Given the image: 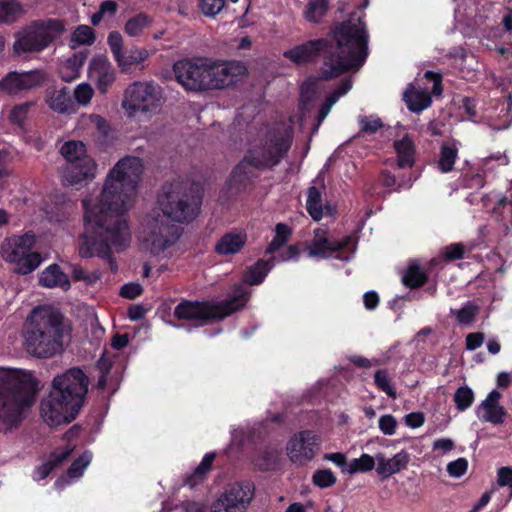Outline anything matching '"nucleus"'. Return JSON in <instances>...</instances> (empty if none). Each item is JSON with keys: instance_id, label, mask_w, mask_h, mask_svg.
Instances as JSON below:
<instances>
[{"instance_id": "f257e3e1", "label": "nucleus", "mask_w": 512, "mask_h": 512, "mask_svg": "<svg viewBox=\"0 0 512 512\" xmlns=\"http://www.w3.org/2000/svg\"><path fill=\"white\" fill-rule=\"evenodd\" d=\"M142 172L140 158H123L107 175L99 196L82 201L85 233L79 246L81 257H107L112 250L119 252L129 246L127 212L133 205Z\"/></svg>"}, {"instance_id": "f03ea898", "label": "nucleus", "mask_w": 512, "mask_h": 512, "mask_svg": "<svg viewBox=\"0 0 512 512\" xmlns=\"http://www.w3.org/2000/svg\"><path fill=\"white\" fill-rule=\"evenodd\" d=\"M368 55V32L356 13L333 31L332 38L308 40L283 52V56L296 65L323 60L320 77L336 78L351 70L357 71Z\"/></svg>"}, {"instance_id": "7ed1b4c3", "label": "nucleus", "mask_w": 512, "mask_h": 512, "mask_svg": "<svg viewBox=\"0 0 512 512\" xmlns=\"http://www.w3.org/2000/svg\"><path fill=\"white\" fill-rule=\"evenodd\" d=\"M89 379L80 368L54 377L51 390L40 404L41 417L49 426L72 422L84 405Z\"/></svg>"}, {"instance_id": "20e7f679", "label": "nucleus", "mask_w": 512, "mask_h": 512, "mask_svg": "<svg viewBox=\"0 0 512 512\" xmlns=\"http://www.w3.org/2000/svg\"><path fill=\"white\" fill-rule=\"evenodd\" d=\"M37 390V381L31 372L0 369V432H8L20 425Z\"/></svg>"}, {"instance_id": "39448f33", "label": "nucleus", "mask_w": 512, "mask_h": 512, "mask_svg": "<svg viewBox=\"0 0 512 512\" xmlns=\"http://www.w3.org/2000/svg\"><path fill=\"white\" fill-rule=\"evenodd\" d=\"M65 325L61 312L51 306L34 308L26 319L24 345L37 358H51L63 351Z\"/></svg>"}, {"instance_id": "423d86ee", "label": "nucleus", "mask_w": 512, "mask_h": 512, "mask_svg": "<svg viewBox=\"0 0 512 512\" xmlns=\"http://www.w3.org/2000/svg\"><path fill=\"white\" fill-rule=\"evenodd\" d=\"M291 147L290 137L279 130H270L250 143L243 160L233 169L230 184L241 186L252 176L250 167L264 170L280 163Z\"/></svg>"}, {"instance_id": "0eeeda50", "label": "nucleus", "mask_w": 512, "mask_h": 512, "mask_svg": "<svg viewBox=\"0 0 512 512\" xmlns=\"http://www.w3.org/2000/svg\"><path fill=\"white\" fill-rule=\"evenodd\" d=\"M201 199L198 188L189 181H175L163 187L158 198L160 213L177 223L188 222L198 213Z\"/></svg>"}, {"instance_id": "6e6552de", "label": "nucleus", "mask_w": 512, "mask_h": 512, "mask_svg": "<svg viewBox=\"0 0 512 512\" xmlns=\"http://www.w3.org/2000/svg\"><path fill=\"white\" fill-rule=\"evenodd\" d=\"M248 292L239 286L228 299L214 305L209 302L183 301L174 310L178 319L195 321L204 325L211 320H221L245 306Z\"/></svg>"}, {"instance_id": "1a4fd4ad", "label": "nucleus", "mask_w": 512, "mask_h": 512, "mask_svg": "<svg viewBox=\"0 0 512 512\" xmlns=\"http://www.w3.org/2000/svg\"><path fill=\"white\" fill-rule=\"evenodd\" d=\"M181 233L182 229L177 222L155 210L146 217L139 232V239L146 250L158 255L173 246Z\"/></svg>"}, {"instance_id": "9d476101", "label": "nucleus", "mask_w": 512, "mask_h": 512, "mask_svg": "<svg viewBox=\"0 0 512 512\" xmlns=\"http://www.w3.org/2000/svg\"><path fill=\"white\" fill-rule=\"evenodd\" d=\"M66 31L59 19H42L31 22L16 35L15 53H36L48 48Z\"/></svg>"}, {"instance_id": "9b49d317", "label": "nucleus", "mask_w": 512, "mask_h": 512, "mask_svg": "<svg viewBox=\"0 0 512 512\" xmlns=\"http://www.w3.org/2000/svg\"><path fill=\"white\" fill-rule=\"evenodd\" d=\"M164 101L163 90L158 84L136 81L126 88L122 108L130 118L139 114L152 115L161 109Z\"/></svg>"}, {"instance_id": "f8f14e48", "label": "nucleus", "mask_w": 512, "mask_h": 512, "mask_svg": "<svg viewBox=\"0 0 512 512\" xmlns=\"http://www.w3.org/2000/svg\"><path fill=\"white\" fill-rule=\"evenodd\" d=\"M60 152L67 160V165L63 171V181L65 183L75 185L92 180L95 177L97 165L86 154V147L83 142L68 141L62 145Z\"/></svg>"}, {"instance_id": "ddd939ff", "label": "nucleus", "mask_w": 512, "mask_h": 512, "mask_svg": "<svg viewBox=\"0 0 512 512\" xmlns=\"http://www.w3.org/2000/svg\"><path fill=\"white\" fill-rule=\"evenodd\" d=\"M34 242V235L29 233L7 238L1 245V256L7 262L17 263V273L29 274L42 262L39 253L31 252Z\"/></svg>"}, {"instance_id": "4468645a", "label": "nucleus", "mask_w": 512, "mask_h": 512, "mask_svg": "<svg viewBox=\"0 0 512 512\" xmlns=\"http://www.w3.org/2000/svg\"><path fill=\"white\" fill-rule=\"evenodd\" d=\"M177 82L187 91H210V60L184 59L173 65Z\"/></svg>"}, {"instance_id": "2eb2a0df", "label": "nucleus", "mask_w": 512, "mask_h": 512, "mask_svg": "<svg viewBox=\"0 0 512 512\" xmlns=\"http://www.w3.org/2000/svg\"><path fill=\"white\" fill-rule=\"evenodd\" d=\"M48 80L43 69L10 71L0 80V97L17 96L42 87Z\"/></svg>"}, {"instance_id": "dca6fc26", "label": "nucleus", "mask_w": 512, "mask_h": 512, "mask_svg": "<svg viewBox=\"0 0 512 512\" xmlns=\"http://www.w3.org/2000/svg\"><path fill=\"white\" fill-rule=\"evenodd\" d=\"M247 73L240 61L217 62L210 60V90H222L234 86Z\"/></svg>"}, {"instance_id": "f3484780", "label": "nucleus", "mask_w": 512, "mask_h": 512, "mask_svg": "<svg viewBox=\"0 0 512 512\" xmlns=\"http://www.w3.org/2000/svg\"><path fill=\"white\" fill-rule=\"evenodd\" d=\"M319 436L311 430H304L294 434L286 445L289 459L298 465H305L316 455L319 446Z\"/></svg>"}, {"instance_id": "a211bd4d", "label": "nucleus", "mask_w": 512, "mask_h": 512, "mask_svg": "<svg viewBox=\"0 0 512 512\" xmlns=\"http://www.w3.org/2000/svg\"><path fill=\"white\" fill-rule=\"evenodd\" d=\"M89 77L98 91L105 94L115 81V70L106 56H95L89 64Z\"/></svg>"}, {"instance_id": "6ab92c4d", "label": "nucleus", "mask_w": 512, "mask_h": 512, "mask_svg": "<svg viewBox=\"0 0 512 512\" xmlns=\"http://www.w3.org/2000/svg\"><path fill=\"white\" fill-rule=\"evenodd\" d=\"M350 240V237H345L341 241L331 240L326 236V232L323 229H316L314 231V238L308 247L309 256L330 257L334 252L346 247Z\"/></svg>"}, {"instance_id": "aec40b11", "label": "nucleus", "mask_w": 512, "mask_h": 512, "mask_svg": "<svg viewBox=\"0 0 512 512\" xmlns=\"http://www.w3.org/2000/svg\"><path fill=\"white\" fill-rule=\"evenodd\" d=\"M376 471L382 479H386L393 474L406 468L409 462V455L405 451H400L392 458H386L382 453L376 454Z\"/></svg>"}, {"instance_id": "412c9836", "label": "nucleus", "mask_w": 512, "mask_h": 512, "mask_svg": "<svg viewBox=\"0 0 512 512\" xmlns=\"http://www.w3.org/2000/svg\"><path fill=\"white\" fill-rule=\"evenodd\" d=\"M501 394L493 390L491 391L486 399L480 404L479 411H482L480 418L486 422L492 424H502L506 416L504 408L499 404Z\"/></svg>"}, {"instance_id": "4be33fe9", "label": "nucleus", "mask_w": 512, "mask_h": 512, "mask_svg": "<svg viewBox=\"0 0 512 512\" xmlns=\"http://www.w3.org/2000/svg\"><path fill=\"white\" fill-rule=\"evenodd\" d=\"M40 286L45 288H61L68 290L70 288V281L66 273H64L59 265L51 264L45 268L38 279Z\"/></svg>"}, {"instance_id": "5701e85b", "label": "nucleus", "mask_w": 512, "mask_h": 512, "mask_svg": "<svg viewBox=\"0 0 512 512\" xmlns=\"http://www.w3.org/2000/svg\"><path fill=\"white\" fill-rule=\"evenodd\" d=\"M46 103L51 110L59 114H68L75 110L67 88L48 90Z\"/></svg>"}, {"instance_id": "b1692460", "label": "nucleus", "mask_w": 512, "mask_h": 512, "mask_svg": "<svg viewBox=\"0 0 512 512\" xmlns=\"http://www.w3.org/2000/svg\"><path fill=\"white\" fill-rule=\"evenodd\" d=\"M246 241L247 235L245 233H227L219 239L215 245V251L223 256L233 255L244 247Z\"/></svg>"}, {"instance_id": "393cba45", "label": "nucleus", "mask_w": 512, "mask_h": 512, "mask_svg": "<svg viewBox=\"0 0 512 512\" xmlns=\"http://www.w3.org/2000/svg\"><path fill=\"white\" fill-rule=\"evenodd\" d=\"M86 58L87 53L81 51L62 61L59 67V74L62 80L71 82L78 78Z\"/></svg>"}, {"instance_id": "a878e982", "label": "nucleus", "mask_w": 512, "mask_h": 512, "mask_svg": "<svg viewBox=\"0 0 512 512\" xmlns=\"http://www.w3.org/2000/svg\"><path fill=\"white\" fill-rule=\"evenodd\" d=\"M221 496L240 509L251 501L253 488L249 483H236L231 485Z\"/></svg>"}, {"instance_id": "bb28decb", "label": "nucleus", "mask_w": 512, "mask_h": 512, "mask_svg": "<svg viewBox=\"0 0 512 512\" xmlns=\"http://www.w3.org/2000/svg\"><path fill=\"white\" fill-rule=\"evenodd\" d=\"M403 99L408 109L416 113L429 107L432 102L427 90H416L412 85L405 90Z\"/></svg>"}, {"instance_id": "cd10ccee", "label": "nucleus", "mask_w": 512, "mask_h": 512, "mask_svg": "<svg viewBox=\"0 0 512 512\" xmlns=\"http://www.w3.org/2000/svg\"><path fill=\"white\" fill-rule=\"evenodd\" d=\"M325 189L324 185L320 187L311 186L308 188L306 208L310 216L315 220L319 221L324 216L322 191Z\"/></svg>"}, {"instance_id": "c85d7f7f", "label": "nucleus", "mask_w": 512, "mask_h": 512, "mask_svg": "<svg viewBox=\"0 0 512 512\" xmlns=\"http://www.w3.org/2000/svg\"><path fill=\"white\" fill-rule=\"evenodd\" d=\"M398 158V167H412L414 164L415 147L408 135L394 143Z\"/></svg>"}, {"instance_id": "c756f323", "label": "nucleus", "mask_w": 512, "mask_h": 512, "mask_svg": "<svg viewBox=\"0 0 512 512\" xmlns=\"http://www.w3.org/2000/svg\"><path fill=\"white\" fill-rule=\"evenodd\" d=\"M149 57L148 50L144 48H131L123 52L116 60L122 72H130L134 65H139Z\"/></svg>"}, {"instance_id": "7c9ffc66", "label": "nucleus", "mask_w": 512, "mask_h": 512, "mask_svg": "<svg viewBox=\"0 0 512 512\" xmlns=\"http://www.w3.org/2000/svg\"><path fill=\"white\" fill-rule=\"evenodd\" d=\"M351 87H352L351 80L345 79L340 84V86L326 98L325 102L323 103V105L321 106V108L319 110V115H318L319 123L322 122L327 117V115L330 113L333 105L339 100V98L341 96L345 95L351 89Z\"/></svg>"}, {"instance_id": "2f4dec72", "label": "nucleus", "mask_w": 512, "mask_h": 512, "mask_svg": "<svg viewBox=\"0 0 512 512\" xmlns=\"http://www.w3.org/2000/svg\"><path fill=\"white\" fill-rule=\"evenodd\" d=\"M23 14V6L18 1L0 0V24L13 23Z\"/></svg>"}, {"instance_id": "473e14b6", "label": "nucleus", "mask_w": 512, "mask_h": 512, "mask_svg": "<svg viewBox=\"0 0 512 512\" xmlns=\"http://www.w3.org/2000/svg\"><path fill=\"white\" fill-rule=\"evenodd\" d=\"M273 258L269 261L259 260L255 265L250 267L245 274V282L249 285H258L263 282L264 278L273 266Z\"/></svg>"}, {"instance_id": "72a5a7b5", "label": "nucleus", "mask_w": 512, "mask_h": 512, "mask_svg": "<svg viewBox=\"0 0 512 512\" xmlns=\"http://www.w3.org/2000/svg\"><path fill=\"white\" fill-rule=\"evenodd\" d=\"M151 23L152 20L148 15L140 13L128 19V21L125 24L124 30L126 34H128L129 36L137 37L140 36L144 32V30L151 25Z\"/></svg>"}, {"instance_id": "f704fd0d", "label": "nucleus", "mask_w": 512, "mask_h": 512, "mask_svg": "<svg viewBox=\"0 0 512 512\" xmlns=\"http://www.w3.org/2000/svg\"><path fill=\"white\" fill-rule=\"evenodd\" d=\"M214 460V454H206L201 463L196 467L194 472L187 477L186 484L190 487H194L197 484L201 483L205 477L207 476L208 472L210 471L212 467V463Z\"/></svg>"}, {"instance_id": "c9c22d12", "label": "nucleus", "mask_w": 512, "mask_h": 512, "mask_svg": "<svg viewBox=\"0 0 512 512\" xmlns=\"http://www.w3.org/2000/svg\"><path fill=\"white\" fill-rule=\"evenodd\" d=\"M95 41L94 30L88 25L78 26L71 35L70 47L75 49L80 45H91Z\"/></svg>"}, {"instance_id": "e433bc0d", "label": "nucleus", "mask_w": 512, "mask_h": 512, "mask_svg": "<svg viewBox=\"0 0 512 512\" xmlns=\"http://www.w3.org/2000/svg\"><path fill=\"white\" fill-rule=\"evenodd\" d=\"M292 235V230L284 223H278L275 227V236L268 245L266 253L272 254L282 248Z\"/></svg>"}, {"instance_id": "4c0bfd02", "label": "nucleus", "mask_w": 512, "mask_h": 512, "mask_svg": "<svg viewBox=\"0 0 512 512\" xmlns=\"http://www.w3.org/2000/svg\"><path fill=\"white\" fill-rule=\"evenodd\" d=\"M327 9V0H309L304 10V17L309 22L317 23L326 14Z\"/></svg>"}, {"instance_id": "58836bf2", "label": "nucleus", "mask_w": 512, "mask_h": 512, "mask_svg": "<svg viewBox=\"0 0 512 512\" xmlns=\"http://www.w3.org/2000/svg\"><path fill=\"white\" fill-rule=\"evenodd\" d=\"M376 456L372 457L369 454H362L359 458L351 460L346 468L347 474H355L358 472H368L375 467Z\"/></svg>"}, {"instance_id": "ea45409f", "label": "nucleus", "mask_w": 512, "mask_h": 512, "mask_svg": "<svg viewBox=\"0 0 512 512\" xmlns=\"http://www.w3.org/2000/svg\"><path fill=\"white\" fill-rule=\"evenodd\" d=\"M427 278L425 273L418 266H410L405 272L402 282L409 288H418L425 284Z\"/></svg>"}, {"instance_id": "a19ab883", "label": "nucleus", "mask_w": 512, "mask_h": 512, "mask_svg": "<svg viewBox=\"0 0 512 512\" xmlns=\"http://www.w3.org/2000/svg\"><path fill=\"white\" fill-rule=\"evenodd\" d=\"M479 312V307L472 302H467L461 309H451V313L456 316L460 324L469 325L475 321Z\"/></svg>"}, {"instance_id": "79ce46f5", "label": "nucleus", "mask_w": 512, "mask_h": 512, "mask_svg": "<svg viewBox=\"0 0 512 512\" xmlns=\"http://www.w3.org/2000/svg\"><path fill=\"white\" fill-rule=\"evenodd\" d=\"M474 401V393L468 386L459 387L454 394V402L459 411L468 409Z\"/></svg>"}, {"instance_id": "37998d69", "label": "nucleus", "mask_w": 512, "mask_h": 512, "mask_svg": "<svg viewBox=\"0 0 512 512\" xmlns=\"http://www.w3.org/2000/svg\"><path fill=\"white\" fill-rule=\"evenodd\" d=\"M457 158V148L452 146H443L438 162L439 168L443 173L450 172L453 169Z\"/></svg>"}, {"instance_id": "c03bdc74", "label": "nucleus", "mask_w": 512, "mask_h": 512, "mask_svg": "<svg viewBox=\"0 0 512 512\" xmlns=\"http://www.w3.org/2000/svg\"><path fill=\"white\" fill-rule=\"evenodd\" d=\"M91 460V452H84L79 458H77L71 464V466L68 469V476L72 479L81 477L86 467L90 464Z\"/></svg>"}, {"instance_id": "a18cd8bd", "label": "nucleus", "mask_w": 512, "mask_h": 512, "mask_svg": "<svg viewBox=\"0 0 512 512\" xmlns=\"http://www.w3.org/2000/svg\"><path fill=\"white\" fill-rule=\"evenodd\" d=\"M313 484L321 489L333 486L337 478L334 473L329 469H321L315 471L312 477Z\"/></svg>"}, {"instance_id": "49530a36", "label": "nucleus", "mask_w": 512, "mask_h": 512, "mask_svg": "<svg viewBox=\"0 0 512 512\" xmlns=\"http://www.w3.org/2000/svg\"><path fill=\"white\" fill-rule=\"evenodd\" d=\"M34 105L35 102L33 101H27L15 105L10 111V120L15 124L22 125L25 122L29 111L32 107H34Z\"/></svg>"}, {"instance_id": "de8ad7c7", "label": "nucleus", "mask_w": 512, "mask_h": 512, "mask_svg": "<svg viewBox=\"0 0 512 512\" xmlns=\"http://www.w3.org/2000/svg\"><path fill=\"white\" fill-rule=\"evenodd\" d=\"M358 122L360 132L366 134H374L383 126L381 119L377 116L361 115L358 117Z\"/></svg>"}, {"instance_id": "09e8293b", "label": "nucleus", "mask_w": 512, "mask_h": 512, "mask_svg": "<svg viewBox=\"0 0 512 512\" xmlns=\"http://www.w3.org/2000/svg\"><path fill=\"white\" fill-rule=\"evenodd\" d=\"M94 90L89 83H81L74 89V98L80 105L86 106L90 103Z\"/></svg>"}, {"instance_id": "8fccbe9b", "label": "nucleus", "mask_w": 512, "mask_h": 512, "mask_svg": "<svg viewBox=\"0 0 512 512\" xmlns=\"http://www.w3.org/2000/svg\"><path fill=\"white\" fill-rule=\"evenodd\" d=\"M375 383L377 387L385 392L389 397L396 398V391L391 384L390 378L385 370H378L375 373Z\"/></svg>"}, {"instance_id": "3c124183", "label": "nucleus", "mask_w": 512, "mask_h": 512, "mask_svg": "<svg viewBox=\"0 0 512 512\" xmlns=\"http://www.w3.org/2000/svg\"><path fill=\"white\" fill-rule=\"evenodd\" d=\"M226 0H200V9L205 16L214 17L225 6Z\"/></svg>"}, {"instance_id": "603ef678", "label": "nucleus", "mask_w": 512, "mask_h": 512, "mask_svg": "<svg viewBox=\"0 0 512 512\" xmlns=\"http://www.w3.org/2000/svg\"><path fill=\"white\" fill-rule=\"evenodd\" d=\"M468 469V461L465 458H458L448 463L447 472L451 477L459 478L463 476Z\"/></svg>"}, {"instance_id": "864d4df0", "label": "nucleus", "mask_w": 512, "mask_h": 512, "mask_svg": "<svg viewBox=\"0 0 512 512\" xmlns=\"http://www.w3.org/2000/svg\"><path fill=\"white\" fill-rule=\"evenodd\" d=\"M75 446L74 445H71V444H67L65 447L61 448V449H57L55 450L50 458H49V462L54 466V467H57L59 466L60 464H62L68 457L69 455L73 452Z\"/></svg>"}, {"instance_id": "5fc2aeb1", "label": "nucleus", "mask_w": 512, "mask_h": 512, "mask_svg": "<svg viewBox=\"0 0 512 512\" xmlns=\"http://www.w3.org/2000/svg\"><path fill=\"white\" fill-rule=\"evenodd\" d=\"M443 254L448 261L463 259L465 247L462 243H453L444 248Z\"/></svg>"}, {"instance_id": "6e6d98bb", "label": "nucleus", "mask_w": 512, "mask_h": 512, "mask_svg": "<svg viewBox=\"0 0 512 512\" xmlns=\"http://www.w3.org/2000/svg\"><path fill=\"white\" fill-rule=\"evenodd\" d=\"M397 421L392 415H383L379 419V429L385 435H394L396 432Z\"/></svg>"}, {"instance_id": "4d7b16f0", "label": "nucleus", "mask_w": 512, "mask_h": 512, "mask_svg": "<svg viewBox=\"0 0 512 512\" xmlns=\"http://www.w3.org/2000/svg\"><path fill=\"white\" fill-rule=\"evenodd\" d=\"M108 44L115 60L123 53V39L119 32H111L108 36Z\"/></svg>"}, {"instance_id": "13d9d810", "label": "nucleus", "mask_w": 512, "mask_h": 512, "mask_svg": "<svg viewBox=\"0 0 512 512\" xmlns=\"http://www.w3.org/2000/svg\"><path fill=\"white\" fill-rule=\"evenodd\" d=\"M142 291L143 288L139 283L131 282L121 287L120 295L127 299H134L137 296L141 295Z\"/></svg>"}, {"instance_id": "bf43d9fd", "label": "nucleus", "mask_w": 512, "mask_h": 512, "mask_svg": "<svg viewBox=\"0 0 512 512\" xmlns=\"http://www.w3.org/2000/svg\"><path fill=\"white\" fill-rule=\"evenodd\" d=\"M238 510L235 505L223 496H220L211 507V512H238Z\"/></svg>"}, {"instance_id": "052dcab7", "label": "nucleus", "mask_w": 512, "mask_h": 512, "mask_svg": "<svg viewBox=\"0 0 512 512\" xmlns=\"http://www.w3.org/2000/svg\"><path fill=\"white\" fill-rule=\"evenodd\" d=\"M497 483L499 486H510L512 488V468L501 467L497 472Z\"/></svg>"}, {"instance_id": "680f3d73", "label": "nucleus", "mask_w": 512, "mask_h": 512, "mask_svg": "<svg viewBox=\"0 0 512 512\" xmlns=\"http://www.w3.org/2000/svg\"><path fill=\"white\" fill-rule=\"evenodd\" d=\"M325 460L331 461L342 469L343 473H346V468L348 467L349 462L346 460V456L343 453H329L323 456Z\"/></svg>"}, {"instance_id": "e2e57ef3", "label": "nucleus", "mask_w": 512, "mask_h": 512, "mask_svg": "<svg viewBox=\"0 0 512 512\" xmlns=\"http://www.w3.org/2000/svg\"><path fill=\"white\" fill-rule=\"evenodd\" d=\"M176 508L179 512H205V505L195 501H184Z\"/></svg>"}, {"instance_id": "0e129e2a", "label": "nucleus", "mask_w": 512, "mask_h": 512, "mask_svg": "<svg viewBox=\"0 0 512 512\" xmlns=\"http://www.w3.org/2000/svg\"><path fill=\"white\" fill-rule=\"evenodd\" d=\"M484 342L483 333H470L466 336V348L468 350H475L479 348Z\"/></svg>"}, {"instance_id": "69168bd1", "label": "nucleus", "mask_w": 512, "mask_h": 512, "mask_svg": "<svg viewBox=\"0 0 512 512\" xmlns=\"http://www.w3.org/2000/svg\"><path fill=\"white\" fill-rule=\"evenodd\" d=\"M405 423L409 427L418 428L424 423V415L421 412H413L405 417Z\"/></svg>"}, {"instance_id": "338daca9", "label": "nucleus", "mask_w": 512, "mask_h": 512, "mask_svg": "<svg viewBox=\"0 0 512 512\" xmlns=\"http://www.w3.org/2000/svg\"><path fill=\"white\" fill-rule=\"evenodd\" d=\"M118 9V5L113 0L104 1L101 3L99 11L105 16H113Z\"/></svg>"}, {"instance_id": "774afa93", "label": "nucleus", "mask_w": 512, "mask_h": 512, "mask_svg": "<svg viewBox=\"0 0 512 512\" xmlns=\"http://www.w3.org/2000/svg\"><path fill=\"white\" fill-rule=\"evenodd\" d=\"M433 448L435 450H441L446 453L454 448V442L449 438L438 439L434 441Z\"/></svg>"}]
</instances>
